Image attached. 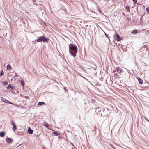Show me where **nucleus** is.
Returning <instances> with one entry per match:
<instances>
[{
	"mask_svg": "<svg viewBox=\"0 0 149 149\" xmlns=\"http://www.w3.org/2000/svg\"><path fill=\"white\" fill-rule=\"evenodd\" d=\"M69 52L71 55L74 57L76 56V54L77 52V46L74 45L70 43L69 45Z\"/></svg>",
	"mask_w": 149,
	"mask_h": 149,
	"instance_id": "f257e3e1",
	"label": "nucleus"
},
{
	"mask_svg": "<svg viewBox=\"0 0 149 149\" xmlns=\"http://www.w3.org/2000/svg\"><path fill=\"white\" fill-rule=\"evenodd\" d=\"M116 70L113 71V73H114L116 71H117L119 73H122L123 72V70L120 68L119 67H117L116 68Z\"/></svg>",
	"mask_w": 149,
	"mask_h": 149,
	"instance_id": "f03ea898",
	"label": "nucleus"
},
{
	"mask_svg": "<svg viewBox=\"0 0 149 149\" xmlns=\"http://www.w3.org/2000/svg\"><path fill=\"white\" fill-rule=\"evenodd\" d=\"M114 38L118 41H120L121 40V38L120 36L117 34H116L114 36Z\"/></svg>",
	"mask_w": 149,
	"mask_h": 149,
	"instance_id": "7ed1b4c3",
	"label": "nucleus"
},
{
	"mask_svg": "<svg viewBox=\"0 0 149 149\" xmlns=\"http://www.w3.org/2000/svg\"><path fill=\"white\" fill-rule=\"evenodd\" d=\"M2 100L3 101L5 102L6 103H8L10 104H12L11 102H10L8 100H7L4 98H2Z\"/></svg>",
	"mask_w": 149,
	"mask_h": 149,
	"instance_id": "20e7f679",
	"label": "nucleus"
},
{
	"mask_svg": "<svg viewBox=\"0 0 149 149\" xmlns=\"http://www.w3.org/2000/svg\"><path fill=\"white\" fill-rule=\"evenodd\" d=\"M60 134V133L56 131H54V132L52 133V135L54 136H58Z\"/></svg>",
	"mask_w": 149,
	"mask_h": 149,
	"instance_id": "39448f33",
	"label": "nucleus"
},
{
	"mask_svg": "<svg viewBox=\"0 0 149 149\" xmlns=\"http://www.w3.org/2000/svg\"><path fill=\"white\" fill-rule=\"evenodd\" d=\"M43 36H40V37L37 40V42H40L42 41V38Z\"/></svg>",
	"mask_w": 149,
	"mask_h": 149,
	"instance_id": "423d86ee",
	"label": "nucleus"
},
{
	"mask_svg": "<svg viewBox=\"0 0 149 149\" xmlns=\"http://www.w3.org/2000/svg\"><path fill=\"white\" fill-rule=\"evenodd\" d=\"M42 38V41H43L44 42H47L49 40V39L48 38H45L44 37H43Z\"/></svg>",
	"mask_w": 149,
	"mask_h": 149,
	"instance_id": "0eeeda50",
	"label": "nucleus"
},
{
	"mask_svg": "<svg viewBox=\"0 0 149 149\" xmlns=\"http://www.w3.org/2000/svg\"><path fill=\"white\" fill-rule=\"evenodd\" d=\"M28 133L31 134H32L33 132V130L29 128L28 129Z\"/></svg>",
	"mask_w": 149,
	"mask_h": 149,
	"instance_id": "6e6552de",
	"label": "nucleus"
},
{
	"mask_svg": "<svg viewBox=\"0 0 149 149\" xmlns=\"http://www.w3.org/2000/svg\"><path fill=\"white\" fill-rule=\"evenodd\" d=\"M5 135V132H0V136L1 137H3Z\"/></svg>",
	"mask_w": 149,
	"mask_h": 149,
	"instance_id": "1a4fd4ad",
	"label": "nucleus"
},
{
	"mask_svg": "<svg viewBox=\"0 0 149 149\" xmlns=\"http://www.w3.org/2000/svg\"><path fill=\"white\" fill-rule=\"evenodd\" d=\"M43 125L44 126H45L47 128H48L49 127V125L46 122H44L43 123Z\"/></svg>",
	"mask_w": 149,
	"mask_h": 149,
	"instance_id": "9d476101",
	"label": "nucleus"
},
{
	"mask_svg": "<svg viewBox=\"0 0 149 149\" xmlns=\"http://www.w3.org/2000/svg\"><path fill=\"white\" fill-rule=\"evenodd\" d=\"M6 141L8 142L11 143L12 142L11 139L10 138H7L6 139Z\"/></svg>",
	"mask_w": 149,
	"mask_h": 149,
	"instance_id": "9b49d317",
	"label": "nucleus"
},
{
	"mask_svg": "<svg viewBox=\"0 0 149 149\" xmlns=\"http://www.w3.org/2000/svg\"><path fill=\"white\" fill-rule=\"evenodd\" d=\"M138 79L139 83L140 84H142L143 83V80L140 78H139Z\"/></svg>",
	"mask_w": 149,
	"mask_h": 149,
	"instance_id": "f8f14e48",
	"label": "nucleus"
},
{
	"mask_svg": "<svg viewBox=\"0 0 149 149\" xmlns=\"http://www.w3.org/2000/svg\"><path fill=\"white\" fill-rule=\"evenodd\" d=\"M7 88L8 89H10L11 88V90H13V87L10 84H9L8 85V87H7Z\"/></svg>",
	"mask_w": 149,
	"mask_h": 149,
	"instance_id": "ddd939ff",
	"label": "nucleus"
},
{
	"mask_svg": "<svg viewBox=\"0 0 149 149\" xmlns=\"http://www.w3.org/2000/svg\"><path fill=\"white\" fill-rule=\"evenodd\" d=\"M44 104L45 103L44 102H39L38 103V105L41 106Z\"/></svg>",
	"mask_w": 149,
	"mask_h": 149,
	"instance_id": "4468645a",
	"label": "nucleus"
},
{
	"mask_svg": "<svg viewBox=\"0 0 149 149\" xmlns=\"http://www.w3.org/2000/svg\"><path fill=\"white\" fill-rule=\"evenodd\" d=\"M126 9H127V11H129L130 12V9L129 6H126Z\"/></svg>",
	"mask_w": 149,
	"mask_h": 149,
	"instance_id": "2eb2a0df",
	"label": "nucleus"
},
{
	"mask_svg": "<svg viewBox=\"0 0 149 149\" xmlns=\"http://www.w3.org/2000/svg\"><path fill=\"white\" fill-rule=\"evenodd\" d=\"M11 124L13 125V127H14V126H16L15 123L12 120L11 121Z\"/></svg>",
	"mask_w": 149,
	"mask_h": 149,
	"instance_id": "dca6fc26",
	"label": "nucleus"
},
{
	"mask_svg": "<svg viewBox=\"0 0 149 149\" xmlns=\"http://www.w3.org/2000/svg\"><path fill=\"white\" fill-rule=\"evenodd\" d=\"M21 84L22 86H24V82L23 80H21Z\"/></svg>",
	"mask_w": 149,
	"mask_h": 149,
	"instance_id": "f3484780",
	"label": "nucleus"
},
{
	"mask_svg": "<svg viewBox=\"0 0 149 149\" xmlns=\"http://www.w3.org/2000/svg\"><path fill=\"white\" fill-rule=\"evenodd\" d=\"M132 33H134L136 34L137 33V30H134L132 31Z\"/></svg>",
	"mask_w": 149,
	"mask_h": 149,
	"instance_id": "a211bd4d",
	"label": "nucleus"
},
{
	"mask_svg": "<svg viewBox=\"0 0 149 149\" xmlns=\"http://www.w3.org/2000/svg\"><path fill=\"white\" fill-rule=\"evenodd\" d=\"M11 68V66L10 65H7V69L8 70L10 69Z\"/></svg>",
	"mask_w": 149,
	"mask_h": 149,
	"instance_id": "6ab92c4d",
	"label": "nucleus"
},
{
	"mask_svg": "<svg viewBox=\"0 0 149 149\" xmlns=\"http://www.w3.org/2000/svg\"><path fill=\"white\" fill-rule=\"evenodd\" d=\"M4 72L2 70L0 74V76H2L3 75Z\"/></svg>",
	"mask_w": 149,
	"mask_h": 149,
	"instance_id": "aec40b11",
	"label": "nucleus"
},
{
	"mask_svg": "<svg viewBox=\"0 0 149 149\" xmlns=\"http://www.w3.org/2000/svg\"><path fill=\"white\" fill-rule=\"evenodd\" d=\"M8 84V82L7 81H5L4 83L3 84L5 85H7Z\"/></svg>",
	"mask_w": 149,
	"mask_h": 149,
	"instance_id": "412c9836",
	"label": "nucleus"
},
{
	"mask_svg": "<svg viewBox=\"0 0 149 149\" xmlns=\"http://www.w3.org/2000/svg\"><path fill=\"white\" fill-rule=\"evenodd\" d=\"M146 11L148 12V14L149 13V8H146Z\"/></svg>",
	"mask_w": 149,
	"mask_h": 149,
	"instance_id": "4be33fe9",
	"label": "nucleus"
},
{
	"mask_svg": "<svg viewBox=\"0 0 149 149\" xmlns=\"http://www.w3.org/2000/svg\"><path fill=\"white\" fill-rule=\"evenodd\" d=\"M91 101L93 103H94L95 102V101L94 99H92Z\"/></svg>",
	"mask_w": 149,
	"mask_h": 149,
	"instance_id": "5701e85b",
	"label": "nucleus"
},
{
	"mask_svg": "<svg viewBox=\"0 0 149 149\" xmlns=\"http://www.w3.org/2000/svg\"><path fill=\"white\" fill-rule=\"evenodd\" d=\"M133 1L134 3H136L137 2V0H133Z\"/></svg>",
	"mask_w": 149,
	"mask_h": 149,
	"instance_id": "b1692460",
	"label": "nucleus"
},
{
	"mask_svg": "<svg viewBox=\"0 0 149 149\" xmlns=\"http://www.w3.org/2000/svg\"><path fill=\"white\" fill-rule=\"evenodd\" d=\"M32 1H33V3L34 4H35L36 3L35 2H36V0H32Z\"/></svg>",
	"mask_w": 149,
	"mask_h": 149,
	"instance_id": "393cba45",
	"label": "nucleus"
},
{
	"mask_svg": "<svg viewBox=\"0 0 149 149\" xmlns=\"http://www.w3.org/2000/svg\"><path fill=\"white\" fill-rule=\"evenodd\" d=\"M13 129H16V125L15 126H14V127H13Z\"/></svg>",
	"mask_w": 149,
	"mask_h": 149,
	"instance_id": "a878e982",
	"label": "nucleus"
},
{
	"mask_svg": "<svg viewBox=\"0 0 149 149\" xmlns=\"http://www.w3.org/2000/svg\"><path fill=\"white\" fill-rule=\"evenodd\" d=\"M145 120L148 122H149V120L147 118H145Z\"/></svg>",
	"mask_w": 149,
	"mask_h": 149,
	"instance_id": "bb28decb",
	"label": "nucleus"
},
{
	"mask_svg": "<svg viewBox=\"0 0 149 149\" xmlns=\"http://www.w3.org/2000/svg\"><path fill=\"white\" fill-rule=\"evenodd\" d=\"M111 146L113 148H115L113 146V145H111Z\"/></svg>",
	"mask_w": 149,
	"mask_h": 149,
	"instance_id": "cd10ccee",
	"label": "nucleus"
},
{
	"mask_svg": "<svg viewBox=\"0 0 149 149\" xmlns=\"http://www.w3.org/2000/svg\"><path fill=\"white\" fill-rule=\"evenodd\" d=\"M111 146L113 148H115L113 146V145H111Z\"/></svg>",
	"mask_w": 149,
	"mask_h": 149,
	"instance_id": "c85d7f7f",
	"label": "nucleus"
},
{
	"mask_svg": "<svg viewBox=\"0 0 149 149\" xmlns=\"http://www.w3.org/2000/svg\"><path fill=\"white\" fill-rule=\"evenodd\" d=\"M111 146L113 148H115L113 146V145H111Z\"/></svg>",
	"mask_w": 149,
	"mask_h": 149,
	"instance_id": "c756f323",
	"label": "nucleus"
},
{
	"mask_svg": "<svg viewBox=\"0 0 149 149\" xmlns=\"http://www.w3.org/2000/svg\"><path fill=\"white\" fill-rule=\"evenodd\" d=\"M15 130L16 129H13V130H14V132H15Z\"/></svg>",
	"mask_w": 149,
	"mask_h": 149,
	"instance_id": "7c9ffc66",
	"label": "nucleus"
},
{
	"mask_svg": "<svg viewBox=\"0 0 149 149\" xmlns=\"http://www.w3.org/2000/svg\"><path fill=\"white\" fill-rule=\"evenodd\" d=\"M103 112H104V109H103Z\"/></svg>",
	"mask_w": 149,
	"mask_h": 149,
	"instance_id": "2f4dec72",
	"label": "nucleus"
},
{
	"mask_svg": "<svg viewBox=\"0 0 149 149\" xmlns=\"http://www.w3.org/2000/svg\"><path fill=\"white\" fill-rule=\"evenodd\" d=\"M142 17L140 19V20H141Z\"/></svg>",
	"mask_w": 149,
	"mask_h": 149,
	"instance_id": "473e14b6",
	"label": "nucleus"
},
{
	"mask_svg": "<svg viewBox=\"0 0 149 149\" xmlns=\"http://www.w3.org/2000/svg\"><path fill=\"white\" fill-rule=\"evenodd\" d=\"M95 128L96 129V127L95 126Z\"/></svg>",
	"mask_w": 149,
	"mask_h": 149,
	"instance_id": "72a5a7b5",
	"label": "nucleus"
},
{
	"mask_svg": "<svg viewBox=\"0 0 149 149\" xmlns=\"http://www.w3.org/2000/svg\"><path fill=\"white\" fill-rule=\"evenodd\" d=\"M115 75H116V74H115Z\"/></svg>",
	"mask_w": 149,
	"mask_h": 149,
	"instance_id": "f704fd0d",
	"label": "nucleus"
},
{
	"mask_svg": "<svg viewBox=\"0 0 149 149\" xmlns=\"http://www.w3.org/2000/svg\"><path fill=\"white\" fill-rule=\"evenodd\" d=\"M149 31H148V32H149Z\"/></svg>",
	"mask_w": 149,
	"mask_h": 149,
	"instance_id": "c9c22d12",
	"label": "nucleus"
},
{
	"mask_svg": "<svg viewBox=\"0 0 149 149\" xmlns=\"http://www.w3.org/2000/svg\"><path fill=\"white\" fill-rule=\"evenodd\" d=\"M149 31H148V32H149Z\"/></svg>",
	"mask_w": 149,
	"mask_h": 149,
	"instance_id": "e433bc0d",
	"label": "nucleus"
},
{
	"mask_svg": "<svg viewBox=\"0 0 149 149\" xmlns=\"http://www.w3.org/2000/svg\"><path fill=\"white\" fill-rule=\"evenodd\" d=\"M149 31H148V32H149Z\"/></svg>",
	"mask_w": 149,
	"mask_h": 149,
	"instance_id": "4c0bfd02",
	"label": "nucleus"
}]
</instances>
